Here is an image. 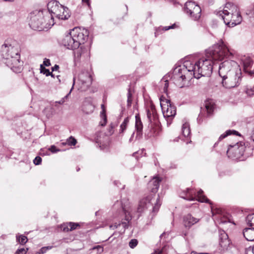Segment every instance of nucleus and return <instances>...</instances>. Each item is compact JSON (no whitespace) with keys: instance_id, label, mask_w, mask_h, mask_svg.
Returning <instances> with one entry per match:
<instances>
[{"instance_id":"57","label":"nucleus","mask_w":254,"mask_h":254,"mask_svg":"<svg viewBox=\"0 0 254 254\" xmlns=\"http://www.w3.org/2000/svg\"><path fill=\"white\" fill-rule=\"evenodd\" d=\"M82 2L86 3L88 6L90 5L89 0H82Z\"/></svg>"},{"instance_id":"23","label":"nucleus","mask_w":254,"mask_h":254,"mask_svg":"<svg viewBox=\"0 0 254 254\" xmlns=\"http://www.w3.org/2000/svg\"><path fill=\"white\" fill-rule=\"evenodd\" d=\"M195 191L193 189L188 188L183 191L181 194V197L187 200H194L195 199Z\"/></svg>"},{"instance_id":"62","label":"nucleus","mask_w":254,"mask_h":254,"mask_svg":"<svg viewBox=\"0 0 254 254\" xmlns=\"http://www.w3.org/2000/svg\"><path fill=\"white\" fill-rule=\"evenodd\" d=\"M191 254H203V253H198L196 252L192 251L191 252Z\"/></svg>"},{"instance_id":"60","label":"nucleus","mask_w":254,"mask_h":254,"mask_svg":"<svg viewBox=\"0 0 254 254\" xmlns=\"http://www.w3.org/2000/svg\"><path fill=\"white\" fill-rule=\"evenodd\" d=\"M134 132H133V133L132 134L130 139H129V141L131 142V141L133 140V136H134Z\"/></svg>"},{"instance_id":"10","label":"nucleus","mask_w":254,"mask_h":254,"mask_svg":"<svg viewBox=\"0 0 254 254\" xmlns=\"http://www.w3.org/2000/svg\"><path fill=\"white\" fill-rule=\"evenodd\" d=\"M246 145L243 142H237L235 144H230L227 151V155L229 158L233 159H241L243 157Z\"/></svg>"},{"instance_id":"25","label":"nucleus","mask_w":254,"mask_h":254,"mask_svg":"<svg viewBox=\"0 0 254 254\" xmlns=\"http://www.w3.org/2000/svg\"><path fill=\"white\" fill-rule=\"evenodd\" d=\"M79 226V224L78 223L69 222L62 225L61 228L64 232H68L69 231L74 230Z\"/></svg>"},{"instance_id":"26","label":"nucleus","mask_w":254,"mask_h":254,"mask_svg":"<svg viewBox=\"0 0 254 254\" xmlns=\"http://www.w3.org/2000/svg\"><path fill=\"white\" fill-rule=\"evenodd\" d=\"M74 83H75V79L74 78L73 85H72V87L70 91H69V92L66 96H65L64 98H63L60 101H56V102H53L52 103H51V110H55L58 109V106L59 105L63 104L65 102V99H67L68 95L70 94V92L73 87V85H74Z\"/></svg>"},{"instance_id":"15","label":"nucleus","mask_w":254,"mask_h":254,"mask_svg":"<svg viewBox=\"0 0 254 254\" xmlns=\"http://www.w3.org/2000/svg\"><path fill=\"white\" fill-rule=\"evenodd\" d=\"M70 33L64 37L61 42V44L69 50H74L78 49L77 44L75 42L74 38Z\"/></svg>"},{"instance_id":"36","label":"nucleus","mask_w":254,"mask_h":254,"mask_svg":"<svg viewBox=\"0 0 254 254\" xmlns=\"http://www.w3.org/2000/svg\"><path fill=\"white\" fill-rule=\"evenodd\" d=\"M106 112H101L100 119L101 120L99 123V126L101 127H105L107 122V117L106 114Z\"/></svg>"},{"instance_id":"55","label":"nucleus","mask_w":254,"mask_h":254,"mask_svg":"<svg viewBox=\"0 0 254 254\" xmlns=\"http://www.w3.org/2000/svg\"><path fill=\"white\" fill-rule=\"evenodd\" d=\"M250 139L254 142V127L252 129L250 133Z\"/></svg>"},{"instance_id":"8","label":"nucleus","mask_w":254,"mask_h":254,"mask_svg":"<svg viewBox=\"0 0 254 254\" xmlns=\"http://www.w3.org/2000/svg\"><path fill=\"white\" fill-rule=\"evenodd\" d=\"M152 116L154 118L157 119V121H155L154 123L151 122L145 129L144 136L146 139H155L159 136L161 132V127L158 119L157 112H147V118L150 121Z\"/></svg>"},{"instance_id":"51","label":"nucleus","mask_w":254,"mask_h":254,"mask_svg":"<svg viewBox=\"0 0 254 254\" xmlns=\"http://www.w3.org/2000/svg\"><path fill=\"white\" fill-rule=\"evenodd\" d=\"M93 250H97L98 251V252L100 253H101L103 252L104 251V249H103V247L101 246H100V245H98V246H96L95 247H94L93 248H92Z\"/></svg>"},{"instance_id":"33","label":"nucleus","mask_w":254,"mask_h":254,"mask_svg":"<svg viewBox=\"0 0 254 254\" xmlns=\"http://www.w3.org/2000/svg\"><path fill=\"white\" fill-rule=\"evenodd\" d=\"M232 134L238 136L241 135L240 133L235 130H227L225 133H223L220 136L218 139V141H220L226 137L227 136Z\"/></svg>"},{"instance_id":"31","label":"nucleus","mask_w":254,"mask_h":254,"mask_svg":"<svg viewBox=\"0 0 254 254\" xmlns=\"http://www.w3.org/2000/svg\"><path fill=\"white\" fill-rule=\"evenodd\" d=\"M213 112H200L197 118L198 124H201L205 119L210 117Z\"/></svg>"},{"instance_id":"50","label":"nucleus","mask_w":254,"mask_h":254,"mask_svg":"<svg viewBox=\"0 0 254 254\" xmlns=\"http://www.w3.org/2000/svg\"><path fill=\"white\" fill-rule=\"evenodd\" d=\"M27 250L26 251L24 248L18 249L16 250L15 254H25Z\"/></svg>"},{"instance_id":"44","label":"nucleus","mask_w":254,"mask_h":254,"mask_svg":"<svg viewBox=\"0 0 254 254\" xmlns=\"http://www.w3.org/2000/svg\"><path fill=\"white\" fill-rule=\"evenodd\" d=\"M138 244V241L136 239H131L130 241L129 242V246L133 249L135 248Z\"/></svg>"},{"instance_id":"38","label":"nucleus","mask_w":254,"mask_h":254,"mask_svg":"<svg viewBox=\"0 0 254 254\" xmlns=\"http://www.w3.org/2000/svg\"><path fill=\"white\" fill-rule=\"evenodd\" d=\"M129 122V118H126L122 124L120 126V129L119 130L120 133H122L124 132V131L126 129L127 125Z\"/></svg>"},{"instance_id":"7","label":"nucleus","mask_w":254,"mask_h":254,"mask_svg":"<svg viewBox=\"0 0 254 254\" xmlns=\"http://www.w3.org/2000/svg\"><path fill=\"white\" fill-rule=\"evenodd\" d=\"M114 208L117 209L119 213L123 212L125 214V221L122 222L121 223L117 224L115 223L113 225H110V228L115 229L119 228L121 225L123 227L124 233L126 229L128 228L130 221L131 220V217L129 212V202L128 199L124 198L121 201L117 200L114 204Z\"/></svg>"},{"instance_id":"9","label":"nucleus","mask_w":254,"mask_h":254,"mask_svg":"<svg viewBox=\"0 0 254 254\" xmlns=\"http://www.w3.org/2000/svg\"><path fill=\"white\" fill-rule=\"evenodd\" d=\"M242 79L241 69L236 70L226 76L222 78V84L226 88H232L238 86Z\"/></svg>"},{"instance_id":"24","label":"nucleus","mask_w":254,"mask_h":254,"mask_svg":"<svg viewBox=\"0 0 254 254\" xmlns=\"http://www.w3.org/2000/svg\"><path fill=\"white\" fill-rule=\"evenodd\" d=\"M243 235L248 241H254V228H246L243 230Z\"/></svg>"},{"instance_id":"63","label":"nucleus","mask_w":254,"mask_h":254,"mask_svg":"<svg viewBox=\"0 0 254 254\" xmlns=\"http://www.w3.org/2000/svg\"><path fill=\"white\" fill-rule=\"evenodd\" d=\"M166 235V232H164L163 233H162V234L160 235V237L161 238H162V237H163L164 236H165V235Z\"/></svg>"},{"instance_id":"11","label":"nucleus","mask_w":254,"mask_h":254,"mask_svg":"<svg viewBox=\"0 0 254 254\" xmlns=\"http://www.w3.org/2000/svg\"><path fill=\"white\" fill-rule=\"evenodd\" d=\"M241 68L239 65L233 60H226L221 63L219 65V74L222 77H224L233 71Z\"/></svg>"},{"instance_id":"34","label":"nucleus","mask_w":254,"mask_h":254,"mask_svg":"<svg viewBox=\"0 0 254 254\" xmlns=\"http://www.w3.org/2000/svg\"><path fill=\"white\" fill-rule=\"evenodd\" d=\"M203 192L202 190H200L197 192L198 200L201 202H205L211 204L210 200L203 194Z\"/></svg>"},{"instance_id":"53","label":"nucleus","mask_w":254,"mask_h":254,"mask_svg":"<svg viewBox=\"0 0 254 254\" xmlns=\"http://www.w3.org/2000/svg\"><path fill=\"white\" fill-rule=\"evenodd\" d=\"M175 26V24H173L171 26H165V27H164L163 28H162V30H164V31H167V30H168L170 29H173L174 28V27Z\"/></svg>"},{"instance_id":"39","label":"nucleus","mask_w":254,"mask_h":254,"mask_svg":"<svg viewBox=\"0 0 254 254\" xmlns=\"http://www.w3.org/2000/svg\"><path fill=\"white\" fill-rule=\"evenodd\" d=\"M161 205V203L160 200L159 195H158V197L156 199L154 205L153 206V212H157L159 210V209Z\"/></svg>"},{"instance_id":"4","label":"nucleus","mask_w":254,"mask_h":254,"mask_svg":"<svg viewBox=\"0 0 254 254\" xmlns=\"http://www.w3.org/2000/svg\"><path fill=\"white\" fill-rule=\"evenodd\" d=\"M48 11L47 9L35 10L30 14L29 25L31 28L35 30L41 31L48 26L53 25V21L52 22L48 20V22L45 26L46 21L49 19L47 17Z\"/></svg>"},{"instance_id":"54","label":"nucleus","mask_w":254,"mask_h":254,"mask_svg":"<svg viewBox=\"0 0 254 254\" xmlns=\"http://www.w3.org/2000/svg\"><path fill=\"white\" fill-rule=\"evenodd\" d=\"M245 254H254L253 250L251 247H249L246 250Z\"/></svg>"},{"instance_id":"2","label":"nucleus","mask_w":254,"mask_h":254,"mask_svg":"<svg viewBox=\"0 0 254 254\" xmlns=\"http://www.w3.org/2000/svg\"><path fill=\"white\" fill-rule=\"evenodd\" d=\"M2 62L13 72L20 73L22 70V62L20 61L19 50L11 45L3 44L1 48Z\"/></svg>"},{"instance_id":"49","label":"nucleus","mask_w":254,"mask_h":254,"mask_svg":"<svg viewBox=\"0 0 254 254\" xmlns=\"http://www.w3.org/2000/svg\"><path fill=\"white\" fill-rule=\"evenodd\" d=\"M49 150H50L52 153H56L60 151V149H57V147L55 145H53L50 146L49 148Z\"/></svg>"},{"instance_id":"61","label":"nucleus","mask_w":254,"mask_h":254,"mask_svg":"<svg viewBox=\"0 0 254 254\" xmlns=\"http://www.w3.org/2000/svg\"><path fill=\"white\" fill-rule=\"evenodd\" d=\"M101 108H102V111H106V109H105V106L104 104L101 105Z\"/></svg>"},{"instance_id":"32","label":"nucleus","mask_w":254,"mask_h":254,"mask_svg":"<svg viewBox=\"0 0 254 254\" xmlns=\"http://www.w3.org/2000/svg\"><path fill=\"white\" fill-rule=\"evenodd\" d=\"M182 132L185 137H188L190 133V129L189 123L185 122L182 127Z\"/></svg>"},{"instance_id":"46","label":"nucleus","mask_w":254,"mask_h":254,"mask_svg":"<svg viewBox=\"0 0 254 254\" xmlns=\"http://www.w3.org/2000/svg\"><path fill=\"white\" fill-rule=\"evenodd\" d=\"M52 248V246L44 247L41 248L39 251L40 252L41 254H43L46 253L48 250H51Z\"/></svg>"},{"instance_id":"58","label":"nucleus","mask_w":254,"mask_h":254,"mask_svg":"<svg viewBox=\"0 0 254 254\" xmlns=\"http://www.w3.org/2000/svg\"><path fill=\"white\" fill-rule=\"evenodd\" d=\"M150 106L152 111H153V110H155V106L153 105L151 103H150Z\"/></svg>"},{"instance_id":"27","label":"nucleus","mask_w":254,"mask_h":254,"mask_svg":"<svg viewBox=\"0 0 254 254\" xmlns=\"http://www.w3.org/2000/svg\"><path fill=\"white\" fill-rule=\"evenodd\" d=\"M221 236L219 245L223 249H227L230 245V241L228 240V235L224 233L223 234H221Z\"/></svg>"},{"instance_id":"43","label":"nucleus","mask_w":254,"mask_h":254,"mask_svg":"<svg viewBox=\"0 0 254 254\" xmlns=\"http://www.w3.org/2000/svg\"><path fill=\"white\" fill-rule=\"evenodd\" d=\"M161 82H164V86H163V91L165 92V93H167V90H168V86H169V82H168V80L167 79H165L164 78H163L162 80H161Z\"/></svg>"},{"instance_id":"21","label":"nucleus","mask_w":254,"mask_h":254,"mask_svg":"<svg viewBox=\"0 0 254 254\" xmlns=\"http://www.w3.org/2000/svg\"><path fill=\"white\" fill-rule=\"evenodd\" d=\"M75 60L79 61L81 59H85L88 55V53L86 48L83 46H81L79 49L74 53Z\"/></svg>"},{"instance_id":"47","label":"nucleus","mask_w":254,"mask_h":254,"mask_svg":"<svg viewBox=\"0 0 254 254\" xmlns=\"http://www.w3.org/2000/svg\"><path fill=\"white\" fill-rule=\"evenodd\" d=\"M42 162V158L40 156H36L33 160V163L35 165H39Z\"/></svg>"},{"instance_id":"64","label":"nucleus","mask_w":254,"mask_h":254,"mask_svg":"<svg viewBox=\"0 0 254 254\" xmlns=\"http://www.w3.org/2000/svg\"><path fill=\"white\" fill-rule=\"evenodd\" d=\"M249 226L251 227V228H254V224L252 222L250 225H249Z\"/></svg>"},{"instance_id":"6","label":"nucleus","mask_w":254,"mask_h":254,"mask_svg":"<svg viewBox=\"0 0 254 254\" xmlns=\"http://www.w3.org/2000/svg\"><path fill=\"white\" fill-rule=\"evenodd\" d=\"M47 17L51 20L56 17L59 19L66 20L70 17L68 8L60 4L57 0H51L47 4Z\"/></svg>"},{"instance_id":"48","label":"nucleus","mask_w":254,"mask_h":254,"mask_svg":"<svg viewBox=\"0 0 254 254\" xmlns=\"http://www.w3.org/2000/svg\"><path fill=\"white\" fill-rule=\"evenodd\" d=\"M254 217L253 214L248 215L246 218V221L247 222L248 225H250L252 223V221Z\"/></svg>"},{"instance_id":"37","label":"nucleus","mask_w":254,"mask_h":254,"mask_svg":"<svg viewBox=\"0 0 254 254\" xmlns=\"http://www.w3.org/2000/svg\"><path fill=\"white\" fill-rule=\"evenodd\" d=\"M254 150V148L248 146V144L246 145V148H245L244 154L243 155V158H247L249 156H251L253 154V151Z\"/></svg>"},{"instance_id":"45","label":"nucleus","mask_w":254,"mask_h":254,"mask_svg":"<svg viewBox=\"0 0 254 254\" xmlns=\"http://www.w3.org/2000/svg\"><path fill=\"white\" fill-rule=\"evenodd\" d=\"M68 144L71 146H74L76 144V140L72 136H70L67 140Z\"/></svg>"},{"instance_id":"22","label":"nucleus","mask_w":254,"mask_h":254,"mask_svg":"<svg viewBox=\"0 0 254 254\" xmlns=\"http://www.w3.org/2000/svg\"><path fill=\"white\" fill-rule=\"evenodd\" d=\"M160 106L162 108V111H176V108L172 105L171 101L169 100L166 99L160 100Z\"/></svg>"},{"instance_id":"41","label":"nucleus","mask_w":254,"mask_h":254,"mask_svg":"<svg viewBox=\"0 0 254 254\" xmlns=\"http://www.w3.org/2000/svg\"><path fill=\"white\" fill-rule=\"evenodd\" d=\"M17 240L21 245H24L27 242V238L23 235H20L16 237Z\"/></svg>"},{"instance_id":"30","label":"nucleus","mask_w":254,"mask_h":254,"mask_svg":"<svg viewBox=\"0 0 254 254\" xmlns=\"http://www.w3.org/2000/svg\"><path fill=\"white\" fill-rule=\"evenodd\" d=\"M163 118L165 119L167 121L168 126L172 123V121L176 114V112H162Z\"/></svg>"},{"instance_id":"16","label":"nucleus","mask_w":254,"mask_h":254,"mask_svg":"<svg viewBox=\"0 0 254 254\" xmlns=\"http://www.w3.org/2000/svg\"><path fill=\"white\" fill-rule=\"evenodd\" d=\"M241 61L243 64L245 72H248L251 76H254V70H250L254 63L252 59L250 57L245 56L242 58Z\"/></svg>"},{"instance_id":"28","label":"nucleus","mask_w":254,"mask_h":254,"mask_svg":"<svg viewBox=\"0 0 254 254\" xmlns=\"http://www.w3.org/2000/svg\"><path fill=\"white\" fill-rule=\"evenodd\" d=\"M204 106L207 111H214L217 109V105L213 99H209L205 101Z\"/></svg>"},{"instance_id":"52","label":"nucleus","mask_w":254,"mask_h":254,"mask_svg":"<svg viewBox=\"0 0 254 254\" xmlns=\"http://www.w3.org/2000/svg\"><path fill=\"white\" fill-rule=\"evenodd\" d=\"M44 66H49L51 65L50 61L49 59H45L43 61V64H42Z\"/></svg>"},{"instance_id":"14","label":"nucleus","mask_w":254,"mask_h":254,"mask_svg":"<svg viewBox=\"0 0 254 254\" xmlns=\"http://www.w3.org/2000/svg\"><path fill=\"white\" fill-rule=\"evenodd\" d=\"M92 83V78L87 71H82L78 75V84L81 91H86Z\"/></svg>"},{"instance_id":"29","label":"nucleus","mask_w":254,"mask_h":254,"mask_svg":"<svg viewBox=\"0 0 254 254\" xmlns=\"http://www.w3.org/2000/svg\"><path fill=\"white\" fill-rule=\"evenodd\" d=\"M132 101V96L131 94L130 93V89H128V93H127V110H133V111H135L136 110H138V106L136 103H135L133 106V108L131 109L130 108L131 107V104Z\"/></svg>"},{"instance_id":"35","label":"nucleus","mask_w":254,"mask_h":254,"mask_svg":"<svg viewBox=\"0 0 254 254\" xmlns=\"http://www.w3.org/2000/svg\"><path fill=\"white\" fill-rule=\"evenodd\" d=\"M246 14L248 16L249 21L254 25V4L252 8L247 10Z\"/></svg>"},{"instance_id":"56","label":"nucleus","mask_w":254,"mask_h":254,"mask_svg":"<svg viewBox=\"0 0 254 254\" xmlns=\"http://www.w3.org/2000/svg\"><path fill=\"white\" fill-rule=\"evenodd\" d=\"M52 71L57 70L59 68V66L57 64H55L53 67H52Z\"/></svg>"},{"instance_id":"12","label":"nucleus","mask_w":254,"mask_h":254,"mask_svg":"<svg viewBox=\"0 0 254 254\" xmlns=\"http://www.w3.org/2000/svg\"><path fill=\"white\" fill-rule=\"evenodd\" d=\"M71 35L73 37L75 42L77 44V48L80 45H82L85 43L88 39L89 35L88 31L85 28H80L75 27L71 31Z\"/></svg>"},{"instance_id":"19","label":"nucleus","mask_w":254,"mask_h":254,"mask_svg":"<svg viewBox=\"0 0 254 254\" xmlns=\"http://www.w3.org/2000/svg\"><path fill=\"white\" fill-rule=\"evenodd\" d=\"M135 128L136 131V139H140L142 137V129H143V124L141 121L140 116L139 114H137L135 115Z\"/></svg>"},{"instance_id":"20","label":"nucleus","mask_w":254,"mask_h":254,"mask_svg":"<svg viewBox=\"0 0 254 254\" xmlns=\"http://www.w3.org/2000/svg\"><path fill=\"white\" fill-rule=\"evenodd\" d=\"M161 182V179L160 178L155 177L149 182L148 186L151 192L155 194L158 191Z\"/></svg>"},{"instance_id":"17","label":"nucleus","mask_w":254,"mask_h":254,"mask_svg":"<svg viewBox=\"0 0 254 254\" xmlns=\"http://www.w3.org/2000/svg\"><path fill=\"white\" fill-rule=\"evenodd\" d=\"M152 195H149L145 198L142 199L139 202V204L137 207L138 212L141 213L145 208H147L150 204L153 205L152 203Z\"/></svg>"},{"instance_id":"18","label":"nucleus","mask_w":254,"mask_h":254,"mask_svg":"<svg viewBox=\"0 0 254 254\" xmlns=\"http://www.w3.org/2000/svg\"><path fill=\"white\" fill-rule=\"evenodd\" d=\"M199 219L194 217L191 214H187L183 217V224L186 228L190 229L192 225L197 223Z\"/></svg>"},{"instance_id":"3","label":"nucleus","mask_w":254,"mask_h":254,"mask_svg":"<svg viewBox=\"0 0 254 254\" xmlns=\"http://www.w3.org/2000/svg\"><path fill=\"white\" fill-rule=\"evenodd\" d=\"M216 14L229 27H234L239 24L242 21V17L238 6L230 2L227 3L223 10L217 11Z\"/></svg>"},{"instance_id":"13","label":"nucleus","mask_w":254,"mask_h":254,"mask_svg":"<svg viewBox=\"0 0 254 254\" xmlns=\"http://www.w3.org/2000/svg\"><path fill=\"white\" fill-rule=\"evenodd\" d=\"M185 11L194 20H197L200 17L201 9L194 2H187L185 3Z\"/></svg>"},{"instance_id":"5","label":"nucleus","mask_w":254,"mask_h":254,"mask_svg":"<svg viewBox=\"0 0 254 254\" xmlns=\"http://www.w3.org/2000/svg\"><path fill=\"white\" fill-rule=\"evenodd\" d=\"M232 55L227 44L220 40L206 51V57L212 61H221Z\"/></svg>"},{"instance_id":"59","label":"nucleus","mask_w":254,"mask_h":254,"mask_svg":"<svg viewBox=\"0 0 254 254\" xmlns=\"http://www.w3.org/2000/svg\"><path fill=\"white\" fill-rule=\"evenodd\" d=\"M114 183L115 186H117L119 188L120 187L119 184L121 185V183L119 182L115 181Z\"/></svg>"},{"instance_id":"40","label":"nucleus","mask_w":254,"mask_h":254,"mask_svg":"<svg viewBox=\"0 0 254 254\" xmlns=\"http://www.w3.org/2000/svg\"><path fill=\"white\" fill-rule=\"evenodd\" d=\"M119 123V120H117L115 122L110 124L108 128V132L110 135H112L114 133L113 129L118 125Z\"/></svg>"},{"instance_id":"42","label":"nucleus","mask_w":254,"mask_h":254,"mask_svg":"<svg viewBox=\"0 0 254 254\" xmlns=\"http://www.w3.org/2000/svg\"><path fill=\"white\" fill-rule=\"evenodd\" d=\"M40 72L41 73L45 74L47 76L50 75V74H51V72H50L49 69L46 68L42 64L40 65Z\"/></svg>"},{"instance_id":"1","label":"nucleus","mask_w":254,"mask_h":254,"mask_svg":"<svg viewBox=\"0 0 254 254\" xmlns=\"http://www.w3.org/2000/svg\"><path fill=\"white\" fill-rule=\"evenodd\" d=\"M212 69V60L207 57L194 63L186 61L183 65L175 68L172 79L180 88L188 87L190 80L193 77L198 79L201 76H210Z\"/></svg>"}]
</instances>
